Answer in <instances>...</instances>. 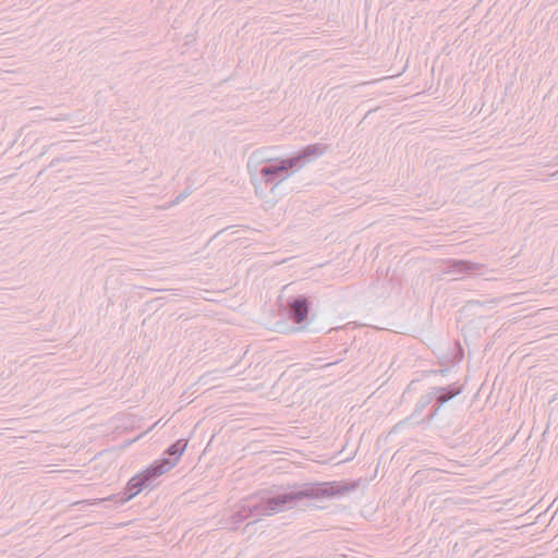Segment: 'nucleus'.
<instances>
[{
  "instance_id": "f03ea898",
  "label": "nucleus",
  "mask_w": 558,
  "mask_h": 558,
  "mask_svg": "<svg viewBox=\"0 0 558 558\" xmlns=\"http://www.w3.org/2000/svg\"><path fill=\"white\" fill-rule=\"evenodd\" d=\"M279 509V496L255 495L243 499L235 506L231 515L233 526L244 522L250 518L270 515Z\"/></svg>"
},
{
  "instance_id": "7ed1b4c3",
  "label": "nucleus",
  "mask_w": 558,
  "mask_h": 558,
  "mask_svg": "<svg viewBox=\"0 0 558 558\" xmlns=\"http://www.w3.org/2000/svg\"><path fill=\"white\" fill-rule=\"evenodd\" d=\"M341 492V487L333 483L308 484L303 487L287 488L281 495V504H293L304 497L330 498Z\"/></svg>"
},
{
  "instance_id": "423d86ee",
  "label": "nucleus",
  "mask_w": 558,
  "mask_h": 558,
  "mask_svg": "<svg viewBox=\"0 0 558 558\" xmlns=\"http://www.w3.org/2000/svg\"><path fill=\"white\" fill-rule=\"evenodd\" d=\"M289 307L288 317L295 324V327H293L291 331L305 330L310 325L308 304L306 299L301 296L295 298L289 303Z\"/></svg>"
},
{
  "instance_id": "f257e3e1",
  "label": "nucleus",
  "mask_w": 558,
  "mask_h": 558,
  "mask_svg": "<svg viewBox=\"0 0 558 558\" xmlns=\"http://www.w3.org/2000/svg\"><path fill=\"white\" fill-rule=\"evenodd\" d=\"M247 169L256 193L268 207H274L278 202L279 158L271 149H257L248 157Z\"/></svg>"
},
{
  "instance_id": "20e7f679",
  "label": "nucleus",
  "mask_w": 558,
  "mask_h": 558,
  "mask_svg": "<svg viewBox=\"0 0 558 558\" xmlns=\"http://www.w3.org/2000/svg\"><path fill=\"white\" fill-rule=\"evenodd\" d=\"M171 463L163 462L160 465H149L145 471L132 477L125 488V500L135 497L144 488L149 487L160 475L170 471Z\"/></svg>"
},
{
  "instance_id": "39448f33",
  "label": "nucleus",
  "mask_w": 558,
  "mask_h": 558,
  "mask_svg": "<svg viewBox=\"0 0 558 558\" xmlns=\"http://www.w3.org/2000/svg\"><path fill=\"white\" fill-rule=\"evenodd\" d=\"M325 154V147L323 145L313 144L307 145L292 154L288 155L281 160V172L290 171V173L296 172L307 163L319 158Z\"/></svg>"
},
{
  "instance_id": "6e6552de",
  "label": "nucleus",
  "mask_w": 558,
  "mask_h": 558,
  "mask_svg": "<svg viewBox=\"0 0 558 558\" xmlns=\"http://www.w3.org/2000/svg\"><path fill=\"white\" fill-rule=\"evenodd\" d=\"M184 196H185V195H183V194L179 195V196L177 197V203H178V202H180V201H182V199L184 198Z\"/></svg>"
},
{
  "instance_id": "0eeeda50",
  "label": "nucleus",
  "mask_w": 558,
  "mask_h": 558,
  "mask_svg": "<svg viewBox=\"0 0 558 558\" xmlns=\"http://www.w3.org/2000/svg\"><path fill=\"white\" fill-rule=\"evenodd\" d=\"M186 447L187 439L177 440L165 451V454L169 456V458H162L159 461H155L151 465H160L163 462H169L171 463L170 470L173 469L178 464L180 457L184 453Z\"/></svg>"
}]
</instances>
